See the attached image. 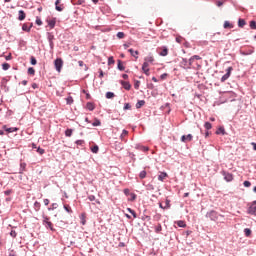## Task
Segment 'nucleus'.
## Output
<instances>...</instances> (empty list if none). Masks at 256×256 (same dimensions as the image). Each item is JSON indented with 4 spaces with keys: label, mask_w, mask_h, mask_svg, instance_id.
Segmentation results:
<instances>
[{
    "label": "nucleus",
    "mask_w": 256,
    "mask_h": 256,
    "mask_svg": "<svg viewBox=\"0 0 256 256\" xmlns=\"http://www.w3.org/2000/svg\"><path fill=\"white\" fill-rule=\"evenodd\" d=\"M55 69L58 71V73H61V69H63V59L57 58L54 61Z\"/></svg>",
    "instance_id": "1"
},
{
    "label": "nucleus",
    "mask_w": 256,
    "mask_h": 256,
    "mask_svg": "<svg viewBox=\"0 0 256 256\" xmlns=\"http://www.w3.org/2000/svg\"><path fill=\"white\" fill-rule=\"evenodd\" d=\"M231 71H233V67L230 66L227 68L226 74L222 76L221 83H225V81L231 77Z\"/></svg>",
    "instance_id": "2"
},
{
    "label": "nucleus",
    "mask_w": 256,
    "mask_h": 256,
    "mask_svg": "<svg viewBox=\"0 0 256 256\" xmlns=\"http://www.w3.org/2000/svg\"><path fill=\"white\" fill-rule=\"evenodd\" d=\"M249 215H255L256 217V201H254L247 210Z\"/></svg>",
    "instance_id": "3"
},
{
    "label": "nucleus",
    "mask_w": 256,
    "mask_h": 256,
    "mask_svg": "<svg viewBox=\"0 0 256 256\" xmlns=\"http://www.w3.org/2000/svg\"><path fill=\"white\" fill-rule=\"evenodd\" d=\"M209 217H210L211 221H219V217H221V215L218 214V213L215 212V211H211V212L209 213Z\"/></svg>",
    "instance_id": "4"
},
{
    "label": "nucleus",
    "mask_w": 256,
    "mask_h": 256,
    "mask_svg": "<svg viewBox=\"0 0 256 256\" xmlns=\"http://www.w3.org/2000/svg\"><path fill=\"white\" fill-rule=\"evenodd\" d=\"M161 52H159V55L161 57H167L169 55V48H167V46H162L160 47Z\"/></svg>",
    "instance_id": "5"
},
{
    "label": "nucleus",
    "mask_w": 256,
    "mask_h": 256,
    "mask_svg": "<svg viewBox=\"0 0 256 256\" xmlns=\"http://www.w3.org/2000/svg\"><path fill=\"white\" fill-rule=\"evenodd\" d=\"M43 225H45L47 229H50L51 231H53V223L49 221V218L47 217L44 218Z\"/></svg>",
    "instance_id": "6"
},
{
    "label": "nucleus",
    "mask_w": 256,
    "mask_h": 256,
    "mask_svg": "<svg viewBox=\"0 0 256 256\" xmlns=\"http://www.w3.org/2000/svg\"><path fill=\"white\" fill-rule=\"evenodd\" d=\"M120 84L122 85V87L126 90V91H130L131 90V83L127 82V81H120Z\"/></svg>",
    "instance_id": "7"
},
{
    "label": "nucleus",
    "mask_w": 256,
    "mask_h": 256,
    "mask_svg": "<svg viewBox=\"0 0 256 256\" xmlns=\"http://www.w3.org/2000/svg\"><path fill=\"white\" fill-rule=\"evenodd\" d=\"M56 23H57V18H52L50 20H47V24L50 27V29H55Z\"/></svg>",
    "instance_id": "8"
},
{
    "label": "nucleus",
    "mask_w": 256,
    "mask_h": 256,
    "mask_svg": "<svg viewBox=\"0 0 256 256\" xmlns=\"http://www.w3.org/2000/svg\"><path fill=\"white\" fill-rule=\"evenodd\" d=\"M181 141H182V143H187V141H193V135H191V134H188V135H183L182 137H181Z\"/></svg>",
    "instance_id": "9"
},
{
    "label": "nucleus",
    "mask_w": 256,
    "mask_h": 256,
    "mask_svg": "<svg viewBox=\"0 0 256 256\" xmlns=\"http://www.w3.org/2000/svg\"><path fill=\"white\" fill-rule=\"evenodd\" d=\"M26 17H27V14H25V11L23 10L18 11V21H25Z\"/></svg>",
    "instance_id": "10"
},
{
    "label": "nucleus",
    "mask_w": 256,
    "mask_h": 256,
    "mask_svg": "<svg viewBox=\"0 0 256 256\" xmlns=\"http://www.w3.org/2000/svg\"><path fill=\"white\" fill-rule=\"evenodd\" d=\"M60 3H61V0L55 1V9H56V11H59V12H61V11H63V9H65L63 4L59 5ZM57 5H59V6H57Z\"/></svg>",
    "instance_id": "11"
},
{
    "label": "nucleus",
    "mask_w": 256,
    "mask_h": 256,
    "mask_svg": "<svg viewBox=\"0 0 256 256\" xmlns=\"http://www.w3.org/2000/svg\"><path fill=\"white\" fill-rule=\"evenodd\" d=\"M142 71H143V73H145V75L149 76V64L147 62L143 63Z\"/></svg>",
    "instance_id": "12"
},
{
    "label": "nucleus",
    "mask_w": 256,
    "mask_h": 256,
    "mask_svg": "<svg viewBox=\"0 0 256 256\" xmlns=\"http://www.w3.org/2000/svg\"><path fill=\"white\" fill-rule=\"evenodd\" d=\"M3 129H5V131H7V133H15V131H19V128H17V127L7 128V126H3Z\"/></svg>",
    "instance_id": "13"
},
{
    "label": "nucleus",
    "mask_w": 256,
    "mask_h": 256,
    "mask_svg": "<svg viewBox=\"0 0 256 256\" xmlns=\"http://www.w3.org/2000/svg\"><path fill=\"white\" fill-rule=\"evenodd\" d=\"M126 197L128 201H135V199H137V195L133 193H126Z\"/></svg>",
    "instance_id": "14"
},
{
    "label": "nucleus",
    "mask_w": 256,
    "mask_h": 256,
    "mask_svg": "<svg viewBox=\"0 0 256 256\" xmlns=\"http://www.w3.org/2000/svg\"><path fill=\"white\" fill-rule=\"evenodd\" d=\"M167 172H160V174L158 175V181H165V179H167Z\"/></svg>",
    "instance_id": "15"
},
{
    "label": "nucleus",
    "mask_w": 256,
    "mask_h": 256,
    "mask_svg": "<svg viewBox=\"0 0 256 256\" xmlns=\"http://www.w3.org/2000/svg\"><path fill=\"white\" fill-rule=\"evenodd\" d=\"M224 179L227 182L233 181V174H231V173H224Z\"/></svg>",
    "instance_id": "16"
},
{
    "label": "nucleus",
    "mask_w": 256,
    "mask_h": 256,
    "mask_svg": "<svg viewBox=\"0 0 256 256\" xmlns=\"http://www.w3.org/2000/svg\"><path fill=\"white\" fill-rule=\"evenodd\" d=\"M144 61L149 65V63H153V61H155V58L153 55H148L146 58H144Z\"/></svg>",
    "instance_id": "17"
},
{
    "label": "nucleus",
    "mask_w": 256,
    "mask_h": 256,
    "mask_svg": "<svg viewBox=\"0 0 256 256\" xmlns=\"http://www.w3.org/2000/svg\"><path fill=\"white\" fill-rule=\"evenodd\" d=\"M180 67H189V60H187V58H182Z\"/></svg>",
    "instance_id": "18"
},
{
    "label": "nucleus",
    "mask_w": 256,
    "mask_h": 256,
    "mask_svg": "<svg viewBox=\"0 0 256 256\" xmlns=\"http://www.w3.org/2000/svg\"><path fill=\"white\" fill-rule=\"evenodd\" d=\"M129 51V53L132 55V57H135V59H139V51H135V50H133V49H129L128 50Z\"/></svg>",
    "instance_id": "19"
},
{
    "label": "nucleus",
    "mask_w": 256,
    "mask_h": 256,
    "mask_svg": "<svg viewBox=\"0 0 256 256\" xmlns=\"http://www.w3.org/2000/svg\"><path fill=\"white\" fill-rule=\"evenodd\" d=\"M86 109H88V111H94L95 110V104H93V102H88L86 104Z\"/></svg>",
    "instance_id": "20"
},
{
    "label": "nucleus",
    "mask_w": 256,
    "mask_h": 256,
    "mask_svg": "<svg viewBox=\"0 0 256 256\" xmlns=\"http://www.w3.org/2000/svg\"><path fill=\"white\" fill-rule=\"evenodd\" d=\"M247 25V22L245 21V19H239L238 20V27H240L241 29H243V27H245Z\"/></svg>",
    "instance_id": "21"
},
{
    "label": "nucleus",
    "mask_w": 256,
    "mask_h": 256,
    "mask_svg": "<svg viewBox=\"0 0 256 256\" xmlns=\"http://www.w3.org/2000/svg\"><path fill=\"white\" fill-rule=\"evenodd\" d=\"M223 27L224 29H233V24H231L229 21H225Z\"/></svg>",
    "instance_id": "22"
},
{
    "label": "nucleus",
    "mask_w": 256,
    "mask_h": 256,
    "mask_svg": "<svg viewBox=\"0 0 256 256\" xmlns=\"http://www.w3.org/2000/svg\"><path fill=\"white\" fill-rule=\"evenodd\" d=\"M47 39H48V42H53V40L55 39V36L53 35V33L51 32H48L47 33Z\"/></svg>",
    "instance_id": "23"
},
{
    "label": "nucleus",
    "mask_w": 256,
    "mask_h": 256,
    "mask_svg": "<svg viewBox=\"0 0 256 256\" xmlns=\"http://www.w3.org/2000/svg\"><path fill=\"white\" fill-rule=\"evenodd\" d=\"M143 105H145V100H139L136 103V109H141V107H143Z\"/></svg>",
    "instance_id": "24"
},
{
    "label": "nucleus",
    "mask_w": 256,
    "mask_h": 256,
    "mask_svg": "<svg viewBox=\"0 0 256 256\" xmlns=\"http://www.w3.org/2000/svg\"><path fill=\"white\" fill-rule=\"evenodd\" d=\"M118 69L119 71H125V66L123 65V62L121 60H118Z\"/></svg>",
    "instance_id": "25"
},
{
    "label": "nucleus",
    "mask_w": 256,
    "mask_h": 256,
    "mask_svg": "<svg viewBox=\"0 0 256 256\" xmlns=\"http://www.w3.org/2000/svg\"><path fill=\"white\" fill-rule=\"evenodd\" d=\"M10 68H11V65H9V63L2 64L3 71H9Z\"/></svg>",
    "instance_id": "26"
},
{
    "label": "nucleus",
    "mask_w": 256,
    "mask_h": 256,
    "mask_svg": "<svg viewBox=\"0 0 256 256\" xmlns=\"http://www.w3.org/2000/svg\"><path fill=\"white\" fill-rule=\"evenodd\" d=\"M73 135V129H66L65 131V136L66 137H71Z\"/></svg>",
    "instance_id": "27"
},
{
    "label": "nucleus",
    "mask_w": 256,
    "mask_h": 256,
    "mask_svg": "<svg viewBox=\"0 0 256 256\" xmlns=\"http://www.w3.org/2000/svg\"><path fill=\"white\" fill-rule=\"evenodd\" d=\"M176 225H178V227H183V228L187 227V224L183 220L176 222Z\"/></svg>",
    "instance_id": "28"
},
{
    "label": "nucleus",
    "mask_w": 256,
    "mask_h": 256,
    "mask_svg": "<svg viewBox=\"0 0 256 256\" xmlns=\"http://www.w3.org/2000/svg\"><path fill=\"white\" fill-rule=\"evenodd\" d=\"M66 103H67V105H73V97L72 96H68L66 98Z\"/></svg>",
    "instance_id": "29"
},
{
    "label": "nucleus",
    "mask_w": 256,
    "mask_h": 256,
    "mask_svg": "<svg viewBox=\"0 0 256 256\" xmlns=\"http://www.w3.org/2000/svg\"><path fill=\"white\" fill-rule=\"evenodd\" d=\"M88 199H89V201H96V203H98V205L101 204V202L99 201V199H96L95 196H93V195H90V196L88 197Z\"/></svg>",
    "instance_id": "30"
},
{
    "label": "nucleus",
    "mask_w": 256,
    "mask_h": 256,
    "mask_svg": "<svg viewBox=\"0 0 256 256\" xmlns=\"http://www.w3.org/2000/svg\"><path fill=\"white\" fill-rule=\"evenodd\" d=\"M225 133V128L223 127H220L217 131H216V135H224Z\"/></svg>",
    "instance_id": "31"
},
{
    "label": "nucleus",
    "mask_w": 256,
    "mask_h": 256,
    "mask_svg": "<svg viewBox=\"0 0 256 256\" xmlns=\"http://www.w3.org/2000/svg\"><path fill=\"white\" fill-rule=\"evenodd\" d=\"M113 97H115V93H113V92L106 93V99H113Z\"/></svg>",
    "instance_id": "32"
},
{
    "label": "nucleus",
    "mask_w": 256,
    "mask_h": 256,
    "mask_svg": "<svg viewBox=\"0 0 256 256\" xmlns=\"http://www.w3.org/2000/svg\"><path fill=\"white\" fill-rule=\"evenodd\" d=\"M93 127H99L101 126V121L99 119H95V121L92 123Z\"/></svg>",
    "instance_id": "33"
},
{
    "label": "nucleus",
    "mask_w": 256,
    "mask_h": 256,
    "mask_svg": "<svg viewBox=\"0 0 256 256\" xmlns=\"http://www.w3.org/2000/svg\"><path fill=\"white\" fill-rule=\"evenodd\" d=\"M127 211H129V213H131V215H133L134 219H137V213L133 209L127 208Z\"/></svg>",
    "instance_id": "34"
},
{
    "label": "nucleus",
    "mask_w": 256,
    "mask_h": 256,
    "mask_svg": "<svg viewBox=\"0 0 256 256\" xmlns=\"http://www.w3.org/2000/svg\"><path fill=\"white\" fill-rule=\"evenodd\" d=\"M204 127L205 129H207V131H209L210 129H212L213 125H211L210 122H205Z\"/></svg>",
    "instance_id": "35"
},
{
    "label": "nucleus",
    "mask_w": 256,
    "mask_h": 256,
    "mask_svg": "<svg viewBox=\"0 0 256 256\" xmlns=\"http://www.w3.org/2000/svg\"><path fill=\"white\" fill-rule=\"evenodd\" d=\"M139 177L140 179H145V177H147V172L145 170L141 171Z\"/></svg>",
    "instance_id": "36"
},
{
    "label": "nucleus",
    "mask_w": 256,
    "mask_h": 256,
    "mask_svg": "<svg viewBox=\"0 0 256 256\" xmlns=\"http://www.w3.org/2000/svg\"><path fill=\"white\" fill-rule=\"evenodd\" d=\"M171 201L169 199H166L165 200V206H164V209H169V207H171Z\"/></svg>",
    "instance_id": "37"
},
{
    "label": "nucleus",
    "mask_w": 256,
    "mask_h": 256,
    "mask_svg": "<svg viewBox=\"0 0 256 256\" xmlns=\"http://www.w3.org/2000/svg\"><path fill=\"white\" fill-rule=\"evenodd\" d=\"M244 233H245L246 237H250L251 236V229H249V228L244 229Z\"/></svg>",
    "instance_id": "38"
},
{
    "label": "nucleus",
    "mask_w": 256,
    "mask_h": 256,
    "mask_svg": "<svg viewBox=\"0 0 256 256\" xmlns=\"http://www.w3.org/2000/svg\"><path fill=\"white\" fill-rule=\"evenodd\" d=\"M92 153H99V146L95 145L91 148Z\"/></svg>",
    "instance_id": "39"
},
{
    "label": "nucleus",
    "mask_w": 256,
    "mask_h": 256,
    "mask_svg": "<svg viewBox=\"0 0 256 256\" xmlns=\"http://www.w3.org/2000/svg\"><path fill=\"white\" fill-rule=\"evenodd\" d=\"M64 209L67 211V213H73V210H71V206L69 205H64Z\"/></svg>",
    "instance_id": "40"
},
{
    "label": "nucleus",
    "mask_w": 256,
    "mask_h": 256,
    "mask_svg": "<svg viewBox=\"0 0 256 256\" xmlns=\"http://www.w3.org/2000/svg\"><path fill=\"white\" fill-rule=\"evenodd\" d=\"M250 29H256V21L255 20L250 21Z\"/></svg>",
    "instance_id": "41"
},
{
    "label": "nucleus",
    "mask_w": 256,
    "mask_h": 256,
    "mask_svg": "<svg viewBox=\"0 0 256 256\" xmlns=\"http://www.w3.org/2000/svg\"><path fill=\"white\" fill-rule=\"evenodd\" d=\"M28 75H35V69L33 67L28 68Z\"/></svg>",
    "instance_id": "42"
},
{
    "label": "nucleus",
    "mask_w": 256,
    "mask_h": 256,
    "mask_svg": "<svg viewBox=\"0 0 256 256\" xmlns=\"http://www.w3.org/2000/svg\"><path fill=\"white\" fill-rule=\"evenodd\" d=\"M37 153H39V155H44L45 154V149H42L41 147L37 148Z\"/></svg>",
    "instance_id": "43"
},
{
    "label": "nucleus",
    "mask_w": 256,
    "mask_h": 256,
    "mask_svg": "<svg viewBox=\"0 0 256 256\" xmlns=\"http://www.w3.org/2000/svg\"><path fill=\"white\" fill-rule=\"evenodd\" d=\"M22 31L30 32V31H31V28H29L26 24H23V26H22Z\"/></svg>",
    "instance_id": "44"
},
{
    "label": "nucleus",
    "mask_w": 256,
    "mask_h": 256,
    "mask_svg": "<svg viewBox=\"0 0 256 256\" xmlns=\"http://www.w3.org/2000/svg\"><path fill=\"white\" fill-rule=\"evenodd\" d=\"M162 227H161V224H158L157 226H156V228H155V231L157 232V233H161V231H162Z\"/></svg>",
    "instance_id": "45"
},
{
    "label": "nucleus",
    "mask_w": 256,
    "mask_h": 256,
    "mask_svg": "<svg viewBox=\"0 0 256 256\" xmlns=\"http://www.w3.org/2000/svg\"><path fill=\"white\" fill-rule=\"evenodd\" d=\"M141 85V81L139 80H136L135 83H134V88L135 89H139V86Z\"/></svg>",
    "instance_id": "46"
},
{
    "label": "nucleus",
    "mask_w": 256,
    "mask_h": 256,
    "mask_svg": "<svg viewBox=\"0 0 256 256\" xmlns=\"http://www.w3.org/2000/svg\"><path fill=\"white\" fill-rule=\"evenodd\" d=\"M127 135H129V132L127 130H123L120 137L123 139V137H127Z\"/></svg>",
    "instance_id": "47"
},
{
    "label": "nucleus",
    "mask_w": 256,
    "mask_h": 256,
    "mask_svg": "<svg viewBox=\"0 0 256 256\" xmlns=\"http://www.w3.org/2000/svg\"><path fill=\"white\" fill-rule=\"evenodd\" d=\"M75 143H76V145L83 146V145H85V140H77Z\"/></svg>",
    "instance_id": "48"
},
{
    "label": "nucleus",
    "mask_w": 256,
    "mask_h": 256,
    "mask_svg": "<svg viewBox=\"0 0 256 256\" xmlns=\"http://www.w3.org/2000/svg\"><path fill=\"white\" fill-rule=\"evenodd\" d=\"M30 63H31V65H37V59H35V57L32 56Z\"/></svg>",
    "instance_id": "49"
},
{
    "label": "nucleus",
    "mask_w": 256,
    "mask_h": 256,
    "mask_svg": "<svg viewBox=\"0 0 256 256\" xmlns=\"http://www.w3.org/2000/svg\"><path fill=\"white\" fill-rule=\"evenodd\" d=\"M115 63V60L113 59V57H109L108 58V65H113Z\"/></svg>",
    "instance_id": "50"
},
{
    "label": "nucleus",
    "mask_w": 256,
    "mask_h": 256,
    "mask_svg": "<svg viewBox=\"0 0 256 256\" xmlns=\"http://www.w3.org/2000/svg\"><path fill=\"white\" fill-rule=\"evenodd\" d=\"M81 223L82 225H85V223H87V221L85 220V214H81Z\"/></svg>",
    "instance_id": "51"
},
{
    "label": "nucleus",
    "mask_w": 256,
    "mask_h": 256,
    "mask_svg": "<svg viewBox=\"0 0 256 256\" xmlns=\"http://www.w3.org/2000/svg\"><path fill=\"white\" fill-rule=\"evenodd\" d=\"M117 37H118V39H123V37H125V33H123V32H118V33H117Z\"/></svg>",
    "instance_id": "52"
},
{
    "label": "nucleus",
    "mask_w": 256,
    "mask_h": 256,
    "mask_svg": "<svg viewBox=\"0 0 256 256\" xmlns=\"http://www.w3.org/2000/svg\"><path fill=\"white\" fill-rule=\"evenodd\" d=\"M129 109H131V104L126 103V104L124 105V111H127V110H129Z\"/></svg>",
    "instance_id": "53"
},
{
    "label": "nucleus",
    "mask_w": 256,
    "mask_h": 256,
    "mask_svg": "<svg viewBox=\"0 0 256 256\" xmlns=\"http://www.w3.org/2000/svg\"><path fill=\"white\" fill-rule=\"evenodd\" d=\"M10 235L15 239V237H17V232L15 230H12L10 232Z\"/></svg>",
    "instance_id": "54"
},
{
    "label": "nucleus",
    "mask_w": 256,
    "mask_h": 256,
    "mask_svg": "<svg viewBox=\"0 0 256 256\" xmlns=\"http://www.w3.org/2000/svg\"><path fill=\"white\" fill-rule=\"evenodd\" d=\"M192 58H193L194 61H195V59H196V61H200L201 56H199V55H194V56H192Z\"/></svg>",
    "instance_id": "55"
},
{
    "label": "nucleus",
    "mask_w": 256,
    "mask_h": 256,
    "mask_svg": "<svg viewBox=\"0 0 256 256\" xmlns=\"http://www.w3.org/2000/svg\"><path fill=\"white\" fill-rule=\"evenodd\" d=\"M141 151H143L144 153H146V151H149V147H147V146H142V147H141Z\"/></svg>",
    "instance_id": "56"
},
{
    "label": "nucleus",
    "mask_w": 256,
    "mask_h": 256,
    "mask_svg": "<svg viewBox=\"0 0 256 256\" xmlns=\"http://www.w3.org/2000/svg\"><path fill=\"white\" fill-rule=\"evenodd\" d=\"M36 25H43V21L40 18H36Z\"/></svg>",
    "instance_id": "57"
},
{
    "label": "nucleus",
    "mask_w": 256,
    "mask_h": 256,
    "mask_svg": "<svg viewBox=\"0 0 256 256\" xmlns=\"http://www.w3.org/2000/svg\"><path fill=\"white\" fill-rule=\"evenodd\" d=\"M193 57H191L188 61V67H191L193 65Z\"/></svg>",
    "instance_id": "58"
},
{
    "label": "nucleus",
    "mask_w": 256,
    "mask_h": 256,
    "mask_svg": "<svg viewBox=\"0 0 256 256\" xmlns=\"http://www.w3.org/2000/svg\"><path fill=\"white\" fill-rule=\"evenodd\" d=\"M244 187H251V182L244 181Z\"/></svg>",
    "instance_id": "59"
},
{
    "label": "nucleus",
    "mask_w": 256,
    "mask_h": 256,
    "mask_svg": "<svg viewBox=\"0 0 256 256\" xmlns=\"http://www.w3.org/2000/svg\"><path fill=\"white\" fill-rule=\"evenodd\" d=\"M103 70L99 69V79H103Z\"/></svg>",
    "instance_id": "60"
},
{
    "label": "nucleus",
    "mask_w": 256,
    "mask_h": 256,
    "mask_svg": "<svg viewBox=\"0 0 256 256\" xmlns=\"http://www.w3.org/2000/svg\"><path fill=\"white\" fill-rule=\"evenodd\" d=\"M216 5H217V7H222L223 2L222 1H216Z\"/></svg>",
    "instance_id": "61"
},
{
    "label": "nucleus",
    "mask_w": 256,
    "mask_h": 256,
    "mask_svg": "<svg viewBox=\"0 0 256 256\" xmlns=\"http://www.w3.org/2000/svg\"><path fill=\"white\" fill-rule=\"evenodd\" d=\"M49 45H50V49L53 50L55 47V43H53V41H52V42H49Z\"/></svg>",
    "instance_id": "62"
},
{
    "label": "nucleus",
    "mask_w": 256,
    "mask_h": 256,
    "mask_svg": "<svg viewBox=\"0 0 256 256\" xmlns=\"http://www.w3.org/2000/svg\"><path fill=\"white\" fill-rule=\"evenodd\" d=\"M160 79H167V73H164L160 76Z\"/></svg>",
    "instance_id": "63"
},
{
    "label": "nucleus",
    "mask_w": 256,
    "mask_h": 256,
    "mask_svg": "<svg viewBox=\"0 0 256 256\" xmlns=\"http://www.w3.org/2000/svg\"><path fill=\"white\" fill-rule=\"evenodd\" d=\"M181 41H183V38H181V37H176V42H177V43H181Z\"/></svg>",
    "instance_id": "64"
}]
</instances>
